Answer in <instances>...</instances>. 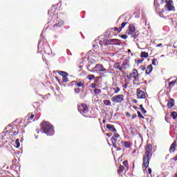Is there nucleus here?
<instances>
[{"mask_svg":"<svg viewBox=\"0 0 177 177\" xmlns=\"http://www.w3.org/2000/svg\"><path fill=\"white\" fill-rule=\"evenodd\" d=\"M125 169V167H124V166L120 165L119 167V169H118V174H122V172H124V170Z\"/></svg>","mask_w":177,"mask_h":177,"instance_id":"nucleus-22","label":"nucleus"},{"mask_svg":"<svg viewBox=\"0 0 177 177\" xmlns=\"http://www.w3.org/2000/svg\"><path fill=\"white\" fill-rule=\"evenodd\" d=\"M87 80L89 81H92V80H95V75H88Z\"/></svg>","mask_w":177,"mask_h":177,"instance_id":"nucleus-28","label":"nucleus"},{"mask_svg":"<svg viewBox=\"0 0 177 177\" xmlns=\"http://www.w3.org/2000/svg\"><path fill=\"white\" fill-rule=\"evenodd\" d=\"M40 127L43 132H44L47 136H52L55 134V129L49 122L43 121L42 123L40 124Z\"/></svg>","mask_w":177,"mask_h":177,"instance_id":"nucleus-2","label":"nucleus"},{"mask_svg":"<svg viewBox=\"0 0 177 177\" xmlns=\"http://www.w3.org/2000/svg\"><path fill=\"white\" fill-rule=\"evenodd\" d=\"M124 167H125V168H127V169H129V164L128 163V160H124L122 162Z\"/></svg>","mask_w":177,"mask_h":177,"instance_id":"nucleus-25","label":"nucleus"},{"mask_svg":"<svg viewBox=\"0 0 177 177\" xmlns=\"http://www.w3.org/2000/svg\"><path fill=\"white\" fill-rule=\"evenodd\" d=\"M140 70H142V71H146V65H142L140 67Z\"/></svg>","mask_w":177,"mask_h":177,"instance_id":"nucleus-41","label":"nucleus"},{"mask_svg":"<svg viewBox=\"0 0 177 177\" xmlns=\"http://www.w3.org/2000/svg\"><path fill=\"white\" fill-rule=\"evenodd\" d=\"M151 157H153V145L147 144L145 146V154L142 156V168H145V169L149 168Z\"/></svg>","mask_w":177,"mask_h":177,"instance_id":"nucleus-1","label":"nucleus"},{"mask_svg":"<svg viewBox=\"0 0 177 177\" xmlns=\"http://www.w3.org/2000/svg\"><path fill=\"white\" fill-rule=\"evenodd\" d=\"M109 42H111V44H114V42H117V39H109Z\"/></svg>","mask_w":177,"mask_h":177,"instance_id":"nucleus-42","label":"nucleus"},{"mask_svg":"<svg viewBox=\"0 0 177 177\" xmlns=\"http://www.w3.org/2000/svg\"><path fill=\"white\" fill-rule=\"evenodd\" d=\"M111 100L113 103H122L124 102V95H114L111 97Z\"/></svg>","mask_w":177,"mask_h":177,"instance_id":"nucleus-7","label":"nucleus"},{"mask_svg":"<svg viewBox=\"0 0 177 177\" xmlns=\"http://www.w3.org/2000/svg\"><path fill=\"white\" fill-rule=\"evenodd\" d=\"M91 88H93V89H95V88H96V83H92L91 84Z\"/></svg>","mask_w":177,"mask_h":177,"instance_id":"nucleus-46","label":"nucleus"},{"mask_svg":"<svg viewBox=\"0 0 177 177\" xmlns=\"http://www.w3.org/2000/svg\"><path fill=\"white\" fill-rule=\"evenodd\" d=\"M137 97L138 99H146V94L140 88H137Z\"/></svg>","mask_w":177,"mask_h":177,"instance_id":"nucleus-13","label":"nucleus"},{"mask_svg":"<svg viewBox=\"0 0 177 177\" xmlns=\"http://www.w3.org/2000/svg\"><path fill=\"white\" fill-rule=\"evenodd\" d=\"M15 143H16V145H17V149H19V147H20V142H19V139H17L16 140H15Z\"/></svg>","mask_w":177,"mask_h":177,"instance_id":"nucleus-37","label":"nucleus"},{"mask_svg":"<svg viewBox=\"0 0 177 177\" xmlns=\"http://www.w3.org/2000/svg\"><path fill=\"white\" fill-rule=\"evenodd\" d=\"M171 115L174 120H176L177 118V113L174 111L171 113Z\"/></svg>","mask_w":177,"mask_h":177,"instance_id":"nucleus-31","label":"nucleus"},{"mask_svg":"<svg viewBox=\"0 0 177 177\" xmlns=\"http://www.w3.org/2000/svg\"><path fill=\"white\" fill-rule=\"evenodd\" d=\"M128 52H131V50H129Z\"/></svg>","mask_w":177,"mask_h":177,"instance_id":"nucleus-62","label":"nucleus"},{"mask_svg":"<svg viewBox=\"0 0 177 177\" xmlns=\"http://www.w3.org/2000/svg\"><path fill=\"white\" fill-rule=\"evenodd\" d=\"M151 168H149L148 169V173L149 174V175H151Z\"/></svg>","mask_w":177,"mask_h":177,"instance_id":"nucleus-51","label":"nucleus"},{"mask_svg":"<svg viewBox=\"0 0 177 177\" xmlns=\"http://www.w3.org/2000/svg\"><path fill=\"white\" fill-rule=\"evenodd\" d=\"M174 106H175V100L170 98L167 102V107L169 109H172Z\"/></svg>","mask_w":177,"mask_h":177,"instance_id":"nucleus-15","label":"nucleus"},{"mask_svg":"<svg viewBox=\"0 0 177 177\" xmlns=\"http://www.w3.org/2000/svg\"><path fill=\"white\" fill-rule=\"evenodd\" d=\"M102 122L104 124V122H106V120H104Z\"/></svg>","mask_w":177,"mask_h":177,"instance_id":"nucleus-58","label":"nucleus"},{"mask_svg":"<svg viewBox=\"0 0 177 177\" xmlns=\"http://www.w3.org/2000/svg\"><path fill=\"white\" fill-rule=\"evenodd\" d=\"M165 8L168 12H175V6H174V1L172 0H169L167 3L165 5Z\"/></svg>","mask_w":177,"mask_h":177,"instance_id":"nucleus-9","label":"nucleus"},{"mask_svg":"<svg viewBox=\"0 0 177 177\" xmlns=\"http://www.w3.org/2000/svg\"><path fill=\"white\" fill-rule=\"evenodd\" d=\"M137 115L136 113L133 114L131 116L132 120H135V118H136Z\"/></svg>","mask_w":177,"mask_h":177,"instance_id":"nucleus-48","label":"nucleus"},{"mask_svg":"<svg viewBox=\"0 0 177 177\" xmlns=\"http://www.w3.org/2000/svg\"><path fill=\"white\" fill-rule=\"evenodd\" d=\"M136 28H135V24H130L127 30H126L127 35H131V38L133 39H136L138 38V35H136Z\"/></svg>","mask_w":177,"mask_h":177,"instance_id":"nucleus-4","label":"nucleus"},{"mask_svg":"<svg viewBox=\"0 0 177 177\" xmlns=\"http://www.w3.org/2000/svg\"><path fill=\"white\" fill-rule=\"evenodd\" d=\"M128 84H129V83L127 82V83L123 86V88H124V89H127V88H128Z\"/></svg>","mask_w":177,"mask_h":177,"instance_id":"nucleus-49","label":"nucleus"},{"mask_svg":"<svg viewBox=\"0 0 177 177\" xmlns=\"http://www.w3.org/2000/svg\"><path fill=\"white\" fill-rule=\"evenodd\" d=\"M126 117L127 118L131 117V113H129V112H126Z\"/></svg>","mask_w":177,"mask_h":177,"instance_id":"nucleus-50","label":"nucleus"},{"mask_svg":"<svg viewBox=\"0 0 177 177\" xmlns=\"http://www.w3.org/2000/svg\"><path fill=\"white\" fill-rule=\"evenodd\" d=\"M151 71H153V65L150 64L146 68L145 73H146V74L149 75V74H150V73H151Z\"/></svg>","mask_w":177,"mask_h":177,"instance_id":"nucleus-18","label":"nucleus"},{"mask_svg":"<svg viewBox=\"0 0 177 177\" xmlns=\"http://www.w3.org/2000/svg\"><path fill=\"white\" fill-rule=\"evenodd\" d=\"M9 129L7 131L8 133H12L13 136H16L20 133L22 129L21 126L17 124H13L12 126L8 127Z\"/></svg>","mask_w":177,"mask_h":177,"instance_id":"nucleus-5","label":"nucleus"},{"mask_svg":"<svg viewBox=\"0 0 177 177\" xmlns=\"http://www.w3.org/2000/svg\"><path fill=\"white\" fill-rule=\"evenodd\" d=\"M176 150V141L174 140L170 146L169 153H175Z\"/></svg>","mask_w":177,"mask_h":177,"instance_id":"nucleus-14","label":"nucleus"},{"mask_svg":"<svg viewBox=\"0 0 177 177\" xmlns=\"http://www.w3.org/2000/svg\"><path fill=\"white\" fill-rule=\"evenodd\" d=\"M114 93L117 94L121 89L119 87L113 88Z\"/></svg>","mask_w":177,"mask_h":177,"instance_id":"nucleus-33","label":"nucleus"},{"mask_svg":"<svg viewBox=\"0 0 177 177\" xmlns=\"http://www.w3.org/2000/svg\"><path fill=\"white\" fill-rule=\"evenodd\" d=\"M122 66H125V63L123 62V63H122Z\"/></svg>","mask_w":177,"mask_h":177,"instance_id":"nucleus-59","label":"nucleus"},{"mask_svg":"<svg viewBox=\"0 0 177 177\" xmlns=\"http://www.w3.org/2000/svg\"><path fill=\"white\" fill-rule=\"evenodd\" d=\"M113 138H120V134L117 133H114V136H113Z\"/></svg>","mask_w":177,"mask_h":177,"instance_id":"nucleus-47","label":"nucleus"},{"mask_svg":"<svg viewBox=\"0 0 177 177\" xmlns=\"http://www.w3.org/2000/svg\"><path fill=\"white\" fill-rule=\"evenodd\" d=\"M127 78H133V80L138 81L139 80V72L136 68H133L132 72L127 75Z\"/></svg>","mask_w":177,"mask_h":177,"instance_id":"nucleus-8","label":"nucleus"},{"mask_svg":"<svg viewBox=\"0 0 177 177\" xmlns=\"http://www.w3.org/2000/svg\"><path fill=\"white\" fill-rule=\"evenodd\" d=\"M143 59H138L137 61H136V63L138 64H140V63H143Z\"/></svg>","mask_w":177,"mask_h":177,"instance_id":"nucleus-45","label":"nucleus"},{"mask_svg":"<svg viewBox=\"0 0 177 177\" xmlns=\"http://www.w3.org/2000/svg\"><path fill=\"white\" fill-rule=\"evenodd\" d=\"M122 39H127L128 38V36L127 35H123L120 36Z\"/></svg>","mask_w":177,"mask_h":177,"instance_id":"nucleus-44","label":"nucleus"},{"mask_svg":"<svg viewBox=\"0 0 177 177\" xmlns=\"http://www.w3.org/2000/svg\"><path fill=\"white\" fill-rule=\"evenodd\" d=\"M28 122L30 123V122H32L33 121H35V115L31 113H28Z\"/></svg>","mask_w":177,"mask_h":177,"instance_id":"nucleus-17","label":"nucleus"},{"mask_svg":"<svg viewBox=\"0 0 177 177\" xmlns=\"http://www.w3.org/2000/svg\"><path fill=\"white\" fill-rule=\"evenodd\" d=\"M120 21V18L118 19V22Z\"/></svg>","mask_w":177,"mask_h":177,"instance_id":"nucleus-61","label":"nucleus"},{"mask_svg":"<svg viewBox=\"0 0 177 177\" xmlns=\"http://www.w3.org/2000/svg\"><path fill=\"white\" fill-rule=\"evenodd\" d=\"M104 104L105 106H111V102L109 100H104Z\"/></svg>","mask_w":177,"mask_h":177,"instance_id":"nucleus-26","label":"nucleus"},{"mask_svg":"<svg viewBox=\"0 0 177 177\" xmlns=\"http://www.w3.org/2000/svg\"><path fill=\"white\" fill-rule=\"evenodd\" d=\"M55 80H57L58 82L59 81V77H57V76L55 77Z\"/></svg>","mask_w":177,"mask_h":177,"instance_id":"nucleus-55","label":"nucleus"},{"mask_svg":"<svg viewBox=\"0 0 177 177\" xmlns=\"http://www.w3.org/2000/svg\"><path fill=\"white\" fill-rule=\"evenodd\" d=\"M174 177H177V173L174 174Z\"/></svg>","mask_w":177,"mask_h":177,"instance_id":"nucleus-57","label":"nucleus"},{"mask_svg":"<svg viewBox=\"0 0 177 177\" xmlns=\"http://www.w3.org/2000/svg\"><path fill=\"white\" fill-rule=\"evenodd\" d=\"M157 59H152V64L153 66H157Z\"/></svg>","mask_w":177,"mask_h":177,"instance_id":"nucleus-39","label":"nucleus"},{"mask_svg":"<svg viewBox=\"0 0 177 177\" xmlns=\"http://www.w3.org/2000/svg\"><path fill=\"white\" fill-rule=\"evenodd\" d=\"M77 110L83 115L86 118H91L92 115L89 111V107L85 103H82L77 106Z\"/></svg>","mask_w":177,"mask_h":177,"instance_id":"nucleus-3","label":"nucleus"},{"mask_svg":"<svg viewBox=\"0 0 177 177\" xmlns=\"http://www.w3.org/2000/svg\"><path fill=\"white\" fill-rule=\"evenodd\" d=\"M75 93H80V92H81V88H75Z\"/></svg>","mask_w":177,"mask_h":177,"instance_id":"nucleus-43","label":"nucleus"},{"mask_svg":"<svg viewBox=\"0 0 177 177\" xmlns=\"http://www.w3.org/2000/svg\"><path fill=\"white\" fill-rule=\"evenodd\" d=\"M112 31H115V32H121L122 29L120 27L119 28L114 27L113 28H112Z\"/></svg>","mask_w":177,"mask_h":177,"instance_id":"nucleus-23","label":"nucleus"},{"mask_svg":"<svg viewBox=\"0 0 177 177\" xmlns=\"http://www.w3.org/2000/svg\"><path fill=\"white\" fill-rule=\"evenodd\" d=\"M124 68H122V67H120L118 70H119V71H122V69H123Z\"/></svg>","mask_w":177,"mask_h":177,"instance_id":"nucleus-53","label":"nucleus"},{"mask_svg":"<svg viewBox=\"0 0 177 177\" xmlns=\"http://www.w3.org/2000/svg\"><path fill=\"white\" fill-rule=\"evenodd\" d=\"M106 128L110 132H117V129L113 124H106Z\"/></svg>","mask_w":177,"mask_h":177,"instance_id":"nucleus-16","label":"nucleus"},{"mask_svg":"<svg viewBox=\"0 0 177 177\" xmlns=\"http://www.w3.org/2000/svg\"><path fill=\"white\" fill-rule=\"evenodd\" d=\"M176 140H177V134H176Z\"/></svg>","mask_w":177,"mask_h":177,"instance_id":"nucleus-60","label":"nucleus"},{"mask_svg":"<svg viewBox=\"0 0 177 177\" xmlns=\"http://www.w3.org/2000/svg\"><path fill=\"white\" fill-rule=\"evenodd\" d=\"M73 84H75V86L77 88H84L85 85V80H77V81H73L72 82Z\"/></svg>","mask_w":177,"mask_h":177,"instance_id":"nucleus-12","label":"nucleus"},{"mask_svg":"<svg viewBox=\"0 0 177 177\" xmlns=\"http://www.w3.org/2000/svg\"><path fill=\"white\" fill-rule=\"evenodd\" d=\"M176 80H173V81H171V82H170L169 83V88H172V86H174V84H176Z\"/></svg>","mask_w":177,"mask_h":177,"instance_id":"nucleus-30","label":"nucleus"},{"mask_svg":"<svg viewBox=\"0 0 177 177\" xmlns=\"http://www.w3.org/2000/svg\"><path fill=\"white\" fill-rule=\"evenodd\" d=\"M161 46H162V44H159L156 45V48H160Z\"/></svg>","mask_w":177,"mask_h":177,"instance_id":"nucleus-52","label":"nucleus"},{"mask_svg":"<svg viewBox=\"0 0 177 177\" xmlns=\"http://www.w3.org/2000/svg\"><path fill=\"white\" fill-rule=\"evenodd\" d=\"M118 146H122L126 149H131V147H132V142L129 141H122L119 140L118 142Z\"/></svg>","mask_w":177,"mask_h":177,"instance_id":"nucleus-10","label":"nucleus"},{"mask_svg":"<svg viewBox=\"0 0 177 177\" xmlns=\"http://www.w3.org/2000/svg\"><path fill=\"white\" fill-rule=\"evenodd\" d=\"M62 82H68V77H67V76H64L62 77Z\"/></svg>","mask_w":177,"mask_h":177,"instance_id":"nucleus-34","label":"nucleus"},{"mask_svg":"<svg viewBox=\"0 0 177 177\" xmlns=\"http://www.w3.org/2000/svg\"><path fill=\"white\" fill-rule=\"evenodd\" d=\"M134 110H138V106H133Z\"/></svg>","mask_w":177,"mask_h":177,"instance_id":"nucleus-56","label":"nucleus"},{"mask_svg":"<svg viewBox=\"0 0 177 177\" xmlns=\"http://www.w3.org/2000/svg\"><path fill=\"white\" fill-rule=\"evenodd\" d=\"M57 73L59 74L62 77H68V73L67 72L63 71H57Z\"/></svg>","mask_w":177,"mask_h":177,"instance_id":"nucleus-19","label":"nucleus"},{"mask_svg":"<svg viewBox=\"0 0 177 177\" xmlns=\"http://www.w3.org/2000/svg\"><path fill=\"white\" fill-rule=\"evenodd\" d=\"M127 24H128V22H122L120 27L121 30H122V28H124Z\"/></svg>","mask_w":177,"mask_h":177,"instance_id":"nucleus-36","label":"nucleus"},{"mask_svg":"<svg viewBox=\"0 0 177 177\" xmlns=\"http://www.w3.org/2000/svg\"><path fill=\"white\" fill-rule=\"evenodd\" d=\"M137 114L139 118H141V120H145V116L142 115V113H140V111H138Z\"/></svg>","mask_w":177,"mask_h":177,"instance_id":"nucleus-29","label":"nucleus"},{"mask_svg":"<svg viewBox=\"0 0 177 177\" xmlns=\"http://www.w3.org/2000/svg\"><path fill=\"white\" fill-rule=\"evenodd\" d=\"M118 150H121V149H118Z\"/></svg>","mask_w":177,"mask_h":177,"instance_id":"nucleus-63","label":"nucleus"},{"mask_svg":"<svg viewBox=\"0 0 177 177\" xmlns=\"http://www.w3.org/2000/svg\"><path fill=\"white\" fill-rule=\"evenodd\" d=\"M132 102H133L135 104L138 103V100H133Z\"/></svg>","mask_w":177,"mask_h":177,"instance_id":"nucleus-54","label":"nucleus"},{"mask_svg":"<svg viewBox=\"0 0 177 177\" xmlns=\"http://www.w3.org/2000/svg\"><path fill=\"white\" fill-rule=\"evenodd\" d=\"M111 141L114 147H117V140L114 137L111 138Z\"/></svg>","mask_w":177,"mask_h":177,"instance_id":"nucleus-21","label":"nucleus"},{"mask_svg":"<svg viewBox=\"0 0 177 177\" xmlns=\"http://www.w3.org/2000/svg\"><path fill=\"white\" fill-rule=\"evenodd\" d=\"M94 93H95V95H100V93H102V90H100V88H95Z\"/></svg>","mask_w":177,"mask_h":177,"instance_id":"nucleus-27","label":"nucleus"},{"mask_svg":"<svg viewBox=\"0 0 177 177\" xmlns=\"http://www.w3.org/2000/svg\"><path fill=\"white\" fill-rule=\"evenodd\" d=\"M169 0H161V3L162 5H164V3H165V5H167L168 3V1Z\"/></svg>","mask_w":177,"mask_h":177,"instance_id":"nucleus-40","label":"nucleus"},{"mask_svg":"<svg viewBox=\"0 0 177 177\" xmlns=\"http://www.w3.org/2000/svg\"><path fill=\"white\" fill-rule=\"evenodd\" d=\"M140 109L142 114H146V113H147V111H146V109H145V108L143 107V104L140 105Z\"/></svg>","mask_w":177,"mask_h":177,"instance_id":"nucleus-24","label":"nucleus"},{"mask_svg":"<svg viewBox=\"0 0 177 177\" xmlns=\"http://www.w3.org/2000/svg\"><path fill=\"white\" fill-rule=\"evenodd\" d=\"M84 62H88L89 60V55H86L83 57Z\"/></svg>","mask_w":177,"mask_h":177,"instance_id":"nucleus-38","label":"nucleus"},{"mask_svg":"<svg viewBox=\"0 0 177 177\" xmlns=\"http://www.w3.org/2000/svg\"><path fill=\"white\" fill-rule=\"evenodd\" d=\"M131 135H136V129L131 128L130 129Z\"/></svg>","mask_w":177,"mask_h":177,"instance_id":"nucleus-35","label":"nucleus"},{"mask_svg":"<svg viewBox=\"0 0 177 177\" xmlns=\"http://www.w3.org/2000/svg\"><path fill=\"white\" fill-rule=\"evenodd\" d=\"M91 71V72L97 71V73L104 72L106 73H111L110 72V69H106V68H104V66L102 64H96L95 66L93 68L92 71Z\"/></svg>","mask_w":177,"mask_h":177,"instance_id":"nucleus-6","label":"nucleus"},{"mask_svg":"<svg viewBox=\"0 0 177 177\" xmlns=\"http://www.w3.org/2000/svg\"><path fill=\"white\" fill-rule=\"evenodd\" d=\"M140 57H145V59H147V57H149V53H146L143 51L141 52Z\"/></svg>","mask_w":177,"mask_h":177,"instance_id":"nucleus-20","label":"nucleus"},{"mask_svg":"<svg viewBox=\"0 0 177 177\" xmlns=\"http://www.w3.org/2000/svg\"><path fill=\"white\" fill-rule=\"evenodd\" d=\"M120 63H115L114 65H113V68H115L116 70H118V68H120Z\"/></svg>","mask_w":177,"mask_h":177,"instance_id":"nucleus-32","label":"nucleus"},{"mask_svg":"<svg viewBox=\"0 0 177 177\" xmlns=\"http://www.w3.org/2000/svg\"><path fill=\"white\" fill-rule=\"evenodd\" d=\"M62 26H63V22L59 21L57 24H55L53 26V30L54 31H57V32H62V28L60 27H62Z\"/></svg>","mask_w":177,"mask_h":177,"instance_id":"nucleus-11","label":"nucleus"}]
</instances>
